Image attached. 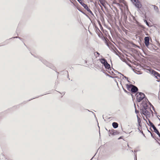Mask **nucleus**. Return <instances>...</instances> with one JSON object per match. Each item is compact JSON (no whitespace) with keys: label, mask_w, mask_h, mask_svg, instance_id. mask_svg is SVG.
Masks as SVG:
<instances>
[{"label":"nucleus","mask_w":160,"mask_h":160,"mask_svg":"<svg viewBox=\"0 0 160 160\" xmlns=\"http://www.w3.org/2000/svg\"><path fill=\"white\" fill-rule=\"evenodd\" d=\"M136 95L137 99L138 102H140L145 97V95L144 94L141 92L137 93Z\"/></svg>","instance_id":"obj_1"},{"label":"nucleus","mask_w":160,"mask_h":160,"mask_svg":"<svg viewBox=\"0 0 160 160\" xmlns=\"http://www.w3.org/2000/svg\"><path fill=\"white\" fill-rule=\"evenodd\" d=\"M97 33L98 36L102 40H108V39L106 37L105 38L102 32L100 31L98 28L96 29Z\"/></svg>","instance_id":"obj_2"},{"label":"nucleus","mask_w":160,"mask_h":160,"mask_svg":"<svg viewBox=\"0 0 160 160\" xmlns=\"http://www.w3.org/2000/svg\"><path fill=\"white\" fill-rule=\"evenodd\" d=\"M131 1L133 2L136 7L138 8H140L142 7V4L138 0H131Z\"/></svg>","instance_id":"obj_3"},{"label":"nucleus","mask_w":160,"mask_h":160,"mask_svg":"<svg viewBox=\"0 0 160 160\" xmlns=\"http://www.w3.org/2000/svg\"><path fill=\"white\" fill-rule=\"evenodd\" d=\"M152 74L157 79L158 82H160V74L154 71H152Z\"/></svg>","instance_id":"obj_4"},{"label":"nucleus","mask_w":160,"mask_h":160,"mask_svg":"<svg viewBox=\"0 0 160 160\" xmlns=\"http://www.w3.org/2000/svg\"><path fill=\"white\" fill-rule=\"evenodd\" d=\"M142 113L143 115L145 116L149 115V112L146 109H144L142 110Z\"/></svg>","instance_id":"obj_5"},{"label":"nucleus","mask_w":160,"mask_h":160,"mask_svg":"<svg viewBox=\"0 0 160 160\" xmlns=\"http://www.w3.org/2000/svg\"><path fill=\"white\" fill-rule=\"evenodd\" d=\"M82 5L85 8L87 9L88 11L91 13H92L91 11L89 8L88 6L86 4L84 3L83 4H82Z\"/></svg>","instance_id":"obj_6"},{"label":"nucleus","mask_w":160,"mask_h":160,"mask_svg":"<svg viewBox=\"0 0 160 160\" xmlns=\"http://www.w3.org/2000/svg\"><path fill=\"white\" fill-rule=\"evenodd\" d=\"M132 88L131 89V91L132 92H136V91L138 90V89L137 87H136L132 85Z\"/></svg>","instance_id":"obj_7"},{"label":"nucleus","mask_w":160,"mask_h":160,"mask_svg":"<svg viewBox=\"0 0 160 160\" xmlns=\"http://www.w3.org/2000/svg\"><path fill=\"white\" fill-rule=\"evenodd\" d=\"M152 128L153 129L154 131L158 135V136L159 137H160V134L158 131V130L156 129L155 126H153V127H152Z\"/></svg>","instance_id":"obj_8"},{"label":"nucleus","mask_w":160,"mask_h":160,"mask_svg":"<svg viewBox=\"0 0 160 160\" xmlns=\"http://www.w3.org/2000/svg\"><path fill=\"white\" fill-rule=\"evenodd\" d=\"M104 65L106 69H109L110 68V65L107 62H106Z\"/></svg>","instance_id":"obj_9"},{"label":"nucleus","mask_w":160,"mask_h":160,"mask_svg":"<svg viewBox=\"0 0 160 160\" xmlns=\"http://www.w3.org/2000/svg\"><path fill=\"white\" fill-rule=\"evenodd\" d=\"M112 125L114 128H116L118 126V124L116 122H113L112 124Z\"/></svg>","instance_id":"obj_10"},{"label":"nucleus","mask_w":160,"mask_h":160,"mask_svg":"<svg viewBox=\"0 0 160 160\" xmlns=\"http://www.w3.org/2000/svg\"><path fill=\"white\" fill-rule=\"evenodd\" d=\"M100 61L101 63H102L103 65L105 64L106 62H107V61L105 60L104 59H100Z\"/></svg>","instance_id":"obj_11"},{"label":"nucleus","mask_w":160,"mask_h":160,"mask_svg":"<svg viewBox=\"0 0 160 160\" xmlns=\"http://www.w3.org/2000/svg\"><path fill=\"white\" fill-rule=\"evenodd\" d=\"M149 41H145V43L147 47H148L149 45Z\"/></svg>","instance_id":"obj_12"},{"label":"nucleus","mask_w":160,"mask_h":160,"mask_svg":"<svg viewBox=\"0 0 160 160\" xmlns=\"http://www.w3.org/2000/svg\"><path fill=\"white\" fill-rule=\"evenodd\" d=\"M70 1H71V2L72 3H73V4L74 5H75V2H76V3L77 2L75 0H70Z\"/></svg>","instance_id":"obj_13"},{"label":"nucleus","mask_w":160,"mask_h":160,"mask_svg":"<svg viewBox=\"0 0 160 160\" xmlns=\"http://www.w3.org/2000/svg\"><path fill=\"white\" fill-rule=\"evenodd\" d=\"M78 1L81 5L83 4L84 3L83 0H78Z\"/></svg>","instance_id":"obj_14"},{"label":"nucleus","mask_w":160,"mask_h":160,"mask_svg":"<svg viewBox=\"0 0 160 160\" xmlns=\"http://www.w3.org/2000/svg\"><path fill=\"white\" fill-rule=\"evenodd\" d=\"M149 123L150 125L151 126L152 128L153 127V126H154V125H153V124L150 121H149Z\"/></svg>","instance_id":"obj_15"},{"label":"nucleus","mask_w":160,"mask_h":160,"mask_svg":"<svg viewBox=\"0 0 160 160\" xmlns=\"http://www.w3.org/2000/svg\"><path fill=\"white\" fill-rule=\"evenodd\" d=\"M98 23H99V25L100 26V28H101V29L102 30V27L100 23V22L99 21Z\"/></svg>","instance_id":"obj_16"},{"label":"nucleus","mask_w":160,"mask_h":160,"mask_svg":"<svg viewBox=\"0 0 160 160\" xmlns=\"http://www.w3.org/2000/svg\"><path fill=\"white\" fill-rule=\"evenodd\" d=\"M144 40H149V38L148 37H145Z\"/></svg>","instance_id":"obj_17"},{"label":"nucleus","mask_w":160,"mask_h":160,"mask_svg":"<svg viewBox=\"0 0 160 160\" xmlns=\"http://www.w3.org/2000/svg\"><path fill=\"white\" fill-rule=\"evenodd\" d=\"M147 24L148 25V23L147 22Z\"/></svg>","instance_id":"obj_18"},{"label":"nucleus","mask_w":160,"mask_h":160,"mask_svg":"<svg viewBox=\"0 0 160 160\" xmlns=\"http://www.w3.org/2000/svg\"><path fill=\"white\" fill-rule=\"evenodd\" d=\"M97 53L98 54V55H99V54L98 53V52H97Z\"/></svg>","instance_id":"obj_19"},{"label":"nucleus","mask_w":160,"mask_h":160,"mask_svg":"<svg viewBox=\"0 0 160 160\" xmlns=\"http://www.w3.org/2000/svg\"><path fill=\"white\" fill-rule=\"evenodd\" d=\"M125 77V78H127L126 77Z\"/></svg>","instance_id":"obj_20"},{"label":"nucleus","mask_w":160,"mask_h":160,"mask_svg":"<svg viewBox=\"0 0 160 160\" xmlns=\"http://www.w3.org/2000/svg\"><path fill=\"white\" fill-rule=\"evenodd\" d=\"M137 117H138V116H137Z\"/></svg>","instance_id":"obj_21"},{"label":"nucleus","mask_w":160,"mask_h":160,"mask_svg":"<svg viewBox=\"0 0 160 160\" xmlns=\"http://www.w3.org/2000/svg\"><path fill=\"white\" fill-rule=\"evenodd\" d=\"M78 1V0H77Z\"/></svg>","instance_id":"obj_22"}]
</instances>
